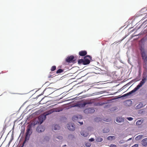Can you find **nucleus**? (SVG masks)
Returning a JSON list of instances; mask_svg holds the SVG:
<instances>
[{"instance_id":"17","label":"nucleus","mask_w":147,"mask_h":147,"mask_svg":"<svg viewBox=\"0 0 147 147\" xmlns=\"http://www.w3.org/2000/svg\"><path fill=\"white\" fill-rule=\"evenodd\" d=\"M143 136L142 135H139L136 137L135 139L136 140H139Z\"/></svg>"},{"instance_id":"21","label":"nucleus","mask_w":147,"mask_h":147,"mask_svg":"<svg viewBox=\"0 0 147 147\" xmlns=\"http://www.w3.org/2000/svg\"><path fill=\"white\" fill-rule=\"evenodd\" d=\"M115 136H109L107 138V139L109 140H112L113 139H115Z\"/></svg>"},{"instance_id":"34","label":"nucleus","mask_w":147,"mask_h":147,"mask_svg":"<svg viewBox=\"0 0 147 147\" xmlns=\"http://www.w3.org/2000/svg\"><path fill=\"white\" fill-rule=\"evenodd\" d=\"M117 146L115 145L111 144L110 145V147H116Z\"/></svg>"},{"instance_id":"25","label":"nucleus","mask_w":147,"mask_h":147,"mask_svg":"<svg viewBox=\"0 0 147 147\" xmlns=\"http://www.w3.org/2000/svg\"><path fill=\"white\" fill-rule=\"evenodd\" d=\"M52 73L50 72L48 76V78H52L54 77V74L52 75Z\"/></svg>"},{"instance_id":"13","label":"nucleus","mask_w":147,"mask_h":147,"mask_svg":"<svg viewBox=\"0 0 147 147\" xmlns=\"http://www.w3.org/2000/svg\"><path fill=\"white\" fill-rule=\"evenodd\" d=\"M48 102L47 100H45L44 97L42 98L41 100L40 101V103L41 104H44Z\"/></svg>"},{"instance_id":"41","label":"nucleus","mask_w":147,"mask_h":147,"mask_svg":"<svg viewBox=\"0 0 147 147\" xmlns=\"http://www.w3.org/2000/svg\"><path fill=\"white\" fill-rule=\"evenodd\" d=\"M72 136V135H69V137H70V136Z\"/></svg>"},{"instance_id":"20","label":"nucleus","mask_w":147,"mask_h":147,"mask_svg":"<svg viewBox=\"0 0 147 147\" xmlns=\"http://www.w3.org/2000/svg\"><path fill=\"white\" fill-rule=\"evenodd\" d=\"M142 57L143 60L145 59V58L146 57V55L144 52H142L141 53Z\"/></svg>"},{"instance_id":"7","label":"nucleus","mask_w":147,"mask_h":147,"mask_svg":"<svg viewBox=\"0 0 147 147\" xmlns=\"http://www.w3.org/2000/svg\"><path fill=\"white\" fill-rule=\"evenodd\" d=\"M95 110L93 108H89L85 109L84 112L86 114L92 113L94 112Z\"/></svg>"},{"instance_id":"6","label":"nucleus","mask_w":147,"mask_h":147,"mask_svg":"<svg viewBox=\"0 0 147 147\" xmlns=\"http://www.w3.org/2000/svg\"><path fill=\"white\" fill-rule=\"evenodd\" d=\"M66 61L69 63H75L76 59H75L74 56L73 55H71L70 56L67 57L66 59Z\"/></svg>"},{"instance_id":"29","label":"nucleus","mask_w":147,"mask_h":147,"mask_svg":"<svg viewBox=\"0 0 147 147\" xmlns=\"http://www.w3.org/2000/svg\"><path fill=\"white\" fill-rule=\"evenodd\" d=\"M127 119L129 121H131L133 119V118L131 117H127Z\"/></svg>"},{"instance_id":"16","label":"nucleus","mask_w":147,"mask_h":147,"mask_svg":"<svg viewBox=\"0 0 147 147\" xmlns=\"http://www.w3.org/2000/svg\"><path fill=\"white\" fill-rule=\"evenodd\" d=\"M60 127L58 125H55L54 127L53 128V129L54 130H58L60 129Z\"/></svg>"},{"instance_id":"14","label":"nucleus","mask_w":147,"mask_h":147,"mask_svg":"<svg viewBox=\"0 0 147 147\" xmlns=\"http://www.w3.org/2000/svg\"><path fill=\"white\" fill-rule=\"evenodd\" d=\"M103 140L102 138L100 137H98L96 139V141L98 142H101Z\"/></svg>"},{"instance_id":"9","label":"nucleus","mask_w":147,"mask_h":147,"mask_svg":"<svg viewBox=\"0 0 147 147\" xmlns=\"http://www.w3.org/2000/svg\"><path fill=\"white\" fill-rule=\"evenodd\" d=\"M45 130V128L42 125L37 127L36 128L37 131L39 133L44 131Z\"/></svg>"},{"instance_id":"35","label":"nucleus","mask_w":147,"mask_h":147,"mask_svg":"<svg viewBox=\"0 0 147 147\" xmlns=\"http://www.w3.org/2000/svg\"><path fill=\"white\" fill-rule=\"evenodd\" d=\"M144 62L147 63V56L145 58V59H144Z\"/></svg>"},{"instance_id":"43","label":"nucleus","mask_w":147,"mask_h":147,"mask_svg":"<svg viewBox=\"0 0 147 147\" xmlns=\"http://www.w3.org/2000/svg\"><path fill=\"white\" fill-rule=\"evenodd\" d=\"M64 146H66V145H64L63 146V147H64Z\"/></svg>"},{"instance_id":"5","label":"nucleus","mask_w":147,"mask_h":147,"mask_svg":"<svg viewBox=\"0 0 147 147\" xmlns=\"http://www.w3.org/2000/svg\"><path fill=\"white\" fill-rule=\"evenodd\" d=\"M55 90L54 88L49 87L45 88L43 92L48 95L52 93Z\"/></svg>"},{"instance_id":"31","label":"nucleus","mask_w":147,"mask_h":147,"mask_svg":"<svg viewBox=\"0 0 147 147\" xmlns=\"http://www.w3.org/2000/svg\"><path fill=\"white\" fill-rule=\"evenodd\" d=\"M45 140H46V141H49V138L48 137L46 136L44 138Z\"/></svg>"},{"instance_id":"27","label":"nucleus","mask_w":147,"mask_h":147,"mask_svg":"<svg viewBox=\"0 0 147 147\" xmlns=\"http://www.w3.org/2000/svg\"><path fill=\"white\" fill-rule=\"evenodd\" d=\"M85 145L87 147H90L91 146V144L89 142L86 143L85 144Z\"/></svg>"},{"instance_id":"10","label":"nucleus","mask_w":147,"mask_h":147,"mask_svg":"<svg viewBox=\"0 0 147 147\" xmlns=\"http://www.w3.org/2000/svg\"><path fill=\"white\" fill-rule=\"evenodd\" d=\"M31 127L30 125H28V126L27 129L26 133V135H27L30 136L32 133V131L31 130Z\"/></svg>"},{"instance_id":"30","label":"nucleus","mask_w":147,"mask_h":147,"mask_svg":"<svg viewBox=\"0 0 147 147\" xmlns=\"http://www.w3.org/2000/svg\"><path fill=\"white\" fill-rule=\"evenodd\" d=\"M143 67L147 70V65L145 64L143 65Z\"/></svg>"},{"instance_id":"36","label":"nucleus","mask_w":147,"mask_h":147,"mask_svg":"<svg viewBox=\"0 0 147 147\" xmlns=\"http://www.w3.org/2000/svg\"><path fill=\"white\" fill-rule=\"evenodd\" d=\"M138 144H135V145H134L132 146L131 147H138Z\"/></svg>"},{"instance_id":"28","label":"nucleus","mask_w":147,"mask_h":147,"mask_svg":"<svg viewBox=\"0 0 147 147\" xmlns=\"http://www.w3.org/2000/svg\"><path fill=\"white\" fill-rule=\"evenodd\" d=\"M30 136L26 135V136L25 138V140L26 141L28 140L29 139Z\"/></svg>"},{"instance_id":"18","label":"nucleus","mask_w":147,"mask_h":147,"mask_svg":"<svg viewBox=\"0 0 147 147\" xmlns=\"http://www.w3.org/2000/svg\"><path fill=\"white\" fill-rule=\"evenodd\" d=\"M123 119H122V118H121L119 117H117V118L116 121L118 123H120L121 122L123 121Z\"/></svg>"},{"instance_id":"4","label":"nucleus","mask_w":147,"mask_h":147,"mask_svg":"<svg viewBox=\"0 0 147 147\" xmlns=\"http://www.w3.org/2000/svg\"><path fill=\"white\" fill-rule=\"evenodd\" d=\"M93 131V128L91 127H88L84 131L80 132L81 135L84 137L87 136L89 135V132Z\"/></svg>"},{"instance_id":"15","label":"nucleus","mask_w":147,"mask_h":147,"mask_svg":"<svg viewBox=\"0 0 147 147\" xmlns=\"http://www.w3.org/2000/svg\"><path fill=\"white\" fill-rule=\"evenodd\" d=\"M81 116L80 115H75L74 116L72 117V120L73 121H75L78 120L79 117H80Z\"/></svg>"},{"instance_id":"38","label":"nucleus","mask_w":147,"mask_h":147,"mask_svg":"<svg viewBox=\"0 0 147 147\" xmlns=\"http://www.w3.org/2000/svg\"><path fill=\"white\" fill-rule=\"evenodd\" d=\"M78 123L80 124V125H82L83 124V122H79Z\"/></svg>"},{"instance_id":"42","label":"nucleus","mask_w":147,"mask_h":147,"mask_svg":"<svg viewBox=\"0 0 147 147\" xmlns=\"http://www.w3.org/2000/svg\"><path fill=\"white\" fill-rule=\"evenodd\" d=\"M131 138H129V139L128 140H131Z\"/></svg>"},{"instance_id":"2","label":"nucleus","mask_w":147,"mask_h":147,"mask_svg":"<svg viewBox=\"0 0 147 147\" xmlns=\"http://www.w3.org/2000/svg\"><path fill=\"white\" fill-rule=\"evenodd\" d=\"M147 76H144L143 77L142 80L137 86L131 91L123 95V96L125 97L131 94L132 93L136 92V91L138 90L140 87L142 86L146 81L147 80Z\"/></svg>"},{"instance_id":"11","label":"nucleus","mask_w":147,"mask_h":147,"mask_svg":"<svg viewBox=\"0 0 147 147\" xmlns=\"http://www.w3.org/2000/svg\"><path fill=\"white\" fill-rule=\"evenodd\" d=\"M142 145L144 146H147V138L143 139L142 141Z\"/></svg>"},{"instance_id":"12","label":"nucleus","mask_w":147,"mask_h":147,"mask_svg":"<svg viewBox=\"0 0 147 147\" xmlns=\"http://www.w3.org/2000/svg\"><path fill=\"white\" fill-rule=\"evenodd\" d=\"M87 52L86 51H82L79 53V55L82 56H85L87 54Z\"/></svg>"},{"instance_id":"19","label":"nucleus","mask_w":147,"mask_h":147,"mask_svg":"<svg viewBox=\"0 0 147 147\" xmlns=\"http://www.w3.org/2000/svg\"><path fill=\"white\" fill-rule=\"evenodd\" d=\"M143 107V105L142 103H140L136 107L137 109H140Z\"/></svg>"},{"instance_id":"40","label":"nucleus","mask_w":147,"mask_h":147,"mask_svg":"<svg viewBox=\"0 0 147 147\" xmlns=\"http://www.w3.org/2000/svg\"><path fill=\"white\" fill-rule=\"evenodd\" d=\"M98 118H96L95 119V121H96V120L97 119H98Z\"/></svg>"},{"instance_id":"8","label":"nucleus","mask_w":147,"mask_h":147,"mask_svg":"<svg viewBox=\"0 0 147 147\" xmlns=\"http://www.w3.org/2000/svg\"><path fill=\"white\" fill-rule=\"evenodd\" d=\"M67 127L68 129L70 130L74 131L75 129L74 125L71 123H69L68 124Z\"/></svg>"},{"instance_id":"23","label":"nucleus","mask_w":147,"mask_h":147,"mask_svg":"<svg viewBox=\"0 0 147 147\" xmlns=\"http://www.w3.org/2000/svg\"><path fill=\"white\" fill-rule=\"evenodd\" d=\"M142 122V120H138L136 123V124L137 125H140L141 124Z\"/></svg>"},{"instance_id":"3","label":"nucleus","mask_w":147,"mask_h":147,"mask_svg":"<svg viewBox=\"0 0 147 147\" xmlns=\"http://www.w3.org/2000/svg\"><path fill=\"white\" fill-rule=\"evenodd\" d=\"M91 59V56L89 55H87L84 57V59H79L78 62L79 64H82L84 65H86L90 63V60Z\"/></svg>"},{"instance_id":"24","label":"nucleus","mask_w":147,"mask_h":147,"mask_svg":"<svg viewBox=\"0 0 147 147\" xmlns=\"http://www.w3.org/2000/svg\"><path fill=\"white\" fill-rule=\"evenodd\" d=\"M63 70L61 69H59L57 71H56V73L57 74H59L63 72Z\"/></svg>"},{"instance_id":"22","label":"nucleus","mask_w":147,"mask_h":147,"mask_svg":"<svg viewBox=\"0 0 147 147\" xmlns=\"http://www.w3.org/2000/svg\"><path fill=\"white\" fill-rule=\"evenodd\" d=\"M109 131V129L107 128H104L103 130V131L104 133L108 132Z\"/></svg>"},{"instance_id":"37","label":"nucleus","mask_w":147,"mask_h":147,"mask_svg":"<svg viewBox=\"0 0 147 147\" xmlns=\"http://www.w3.org/2000/svg\"><path fill=\"white\" fill-rule=\"evenodd\" d=\"M86 104L87 103L86 102H84L82 104V107H84L86 105Z\"/></svg>"},{"instance_id":"32","label":"nucleus","mask_w":147,"mask_h":147,"mask_svg":"<svg viewBox=\"0 0 147 147\" xmlns=\"http://www.w3.org/2000/svg\"><path fill=\"white\" fill-rule=\"evenodd\" d=\"M57 138L60 140H61L63 138V137L62 136H58L57 137Z\"/></svg>"},{"instance_id":"39","label":"nucleus","mask_w":147,"mask_h":147,"mask_svg":"<svg viewBox=\"0 0 147 147\" xmlns=\"http://www.w3.org/2000/svg\"><path fill=\"white\" fill-rule=\"evenodd\" d=\"M41 94H40V95H38V96L36 97H37V98H38L39 96H41Z\"/></svg>"},{"instance_id":"1","label":"nucleus","mask_w":147,"mask_h":147,"mask_svg":"<svg viewBox=\"0 0 147 147\" xmlns=\"http://www.w3.org/2000/svg\"><path fill=\"white\" fill-rule=\"evenodd\" d=\"M60 111H61V110L59 108H55L51 109L49 111H47L38 117V123L40 124H41L45 120L46 118V117L47 115L50 114L53 112H59Z\"/></svg>"},{"instance_id":"33","label":"nucleus","mask_w":147,"mask_h":147,"mask_svg":"<svg viewBox=\"0 0 147 147\" xmlns=\"http://www.w3.org/2000/svg\"><path fill=\"white\" fill-rule=\"evenodd\" d=\"M94 139L93 138H91L89 139V141L90 142H93L94 141Z\"/></svg>"},{"instance_id":"26","label":"nucleus","mask_w":147,"mask_h":147,"mask_svg":"<svg viewBox=\"0 0 147 147\" xmlns=\"http://www.w3.org/2000/svg\"><path fill=\"white\" fill-rule=\"evenodd\" d=\"M56 66L55 65L53 66L51 68V71H53L54 70H55L56 69Z\"/></svg>"}]
</instances>
